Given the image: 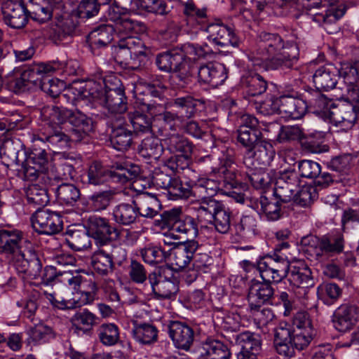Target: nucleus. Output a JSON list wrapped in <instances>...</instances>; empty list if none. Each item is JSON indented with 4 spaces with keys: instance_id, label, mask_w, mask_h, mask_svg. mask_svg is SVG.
Listing matches in <instances>:
<instances>
[{
    "instance_id": "nucleus-58",
    "label": "nucleus",
    "mask_w": 359,
    "mask_h": 359,
    "mask_svg": "<svg viewBox=\"0 0 359 359\" xmlns=\"http://www.w3.org/2000/svg\"><path fill=\"white\" fill-rule=\"evenodd\" d=\"M182 52L190 60L207 58L214 53L212 49L206 43H185L182 46Z\"/></svg>"
},
{
    "instance_id": "nucleus-1",
    "label": "nucleus",
    "mask_w": 359,
    "mask_h": 359,
    "mask_svg": "<svg viewBox=\"0 0 359 359\" xmlns=\"http://www.w3.org/2000/svg\"><path fill=\"white\" fill-rule=\"evenodd\" d=\"M43 121V137L53 145L67 146L69 142H80L93 130V121L79 111H72L54 105L41 109Z\"/></svg>"
},
{
    "instance_id": "nucleus-27",
    "label": "nucleus",
    "mask_w": 359,
    "mask_h": 359,
    "mask_svg": "<svg viewBox=\"0 0 359 359\" xmlns=\"http://www.w3.org/2000/svg\"><path fill=\"white\" fill-rule=\"evenodd\" d=\"M169 336L178 348L187 351L194 341L193 330L187 325L172 321L168 325Z\"/></svg>"
},
{
    "instance_id": "nucleus-5",
    "label": "nucleus",
    "mask_w": 359,
    "mask_h": 359,
    "mask_svg": "<svg viewBox=\"0 0 359 359\" xmlns=\"http://www.w3.org/2000/svg\"><path fill=\"white\" fill-rule=\"evenodd\" d=\"M60 276V282L68 285L76 291L73 292V297L70 299L57 296L55 292L51 293L44 291L43 293L44 297L54 307L59 309H73L89 304L93 301V293L97 290V285L94 282L90 281L88 283L90 291H79L77 290L81 286L85 287L86 283V281L83 280V278L79 273L76 272L74 274L71 271H63Z\"/></svg>"
},
{
    "instance_id": "nucleus-2",
    "label": "nucleus",
    "mask_w": 359,
    "mask_h": 359,
    "mask_svg": "<svg viewBox=\"0 0 359 359\" xmlns=\"http://www.w3.org/2000/svg\"><path fill=\"white\" fill-rule=\"evenodd\" d=\"M299 55L296 43L284 42L278 34L263 32L248 57L257 70L269 71L292 69L297 64Z\"/></svg>"
},
{
    "instance_id": "nucleus-51",
    "label": "nucleus",
    "mask_w": 359,
    "mask_h": 359,
    "mask_svg": "<svg viewBox=\"0 0 359 359\" xmlns=\"http://www.w3.org/2000/svg\"><path fill=\"white\" fill-rule=\"evenodd\" d=\"M140 255L144 262L153 265L166 261L168 257V251L161 246L150 245L141 249Z\"/></svg>"
},
{
    "instance_id": "nucleus-25",
    "label": "nucleus",
    "mask_w": 359,
    "mask_h": 359,
    "mask_svg": "<svg viewBox=\"0 0 359 359\" xmlns=\"http://www.w3.org/2000/svg\"><path fill=\"white\" fill-rule=\"evenodd\" d=\"M248 299L250 308H260L266 303H276L273 287L268 283H261L258 280L252 281Z\"/></svg>"
},
{
    "instance_id": "nucleus-10",
    "label": "nucleus",
    "mask_w": 359,
    "mask_h": 359,
    "mask_svg": "<svg viewBox=\"0 0 359 359\" xmlns=\"http://www.w3.org/2000/svg\"><path fill=\"white\" fill-rule=\"evenodd\" d=\"M302 243L306 251L317 259L329 254L339 253L344 249V236L339 232H331L321 238L314 236L304 237Z\"/></svg>"
},
{
    "instance_id": "nucleus-45",
    "label": "nucleus",
    "mask_w": 359,
    "mask_h": 359,
    "mask_svg": "<svg viewBox=\"0 0 359 359\" xmlns=\"http://www.w3.org/2000/svg\"><path fill=\"white\" fill-rule=\"evenodd\" d=\"M183 13L187 25L192 28H196L206 22L205 10L197 8L191 0L184 4Z\"/></svg>"
},
{
    "instance_id": "nucleus-49",
    "label": "nucleus",
    "mask_w": 359,
    "mask_h": 359,
    "mask_svg": "<svg viewBox=\"0 0 359 359\" xmlns=\"http://www.w3.org/2000/svg\"><path fill=\"white\" fill-rule=\"evenodd\" d=\"M163 151L161 140L156 137H149L144 139L140 146V154L148 158L158 159Z\"/></svg>"
},
{
    "instance_id": "nucleus-40",
    "label": "nucleus",
    "mask_w": 359,
    "mask_h": 359,
    "mask_svg": "<svg viewBox=\"0 0 359 359\" xmlns=\"http://www.w3.org/2000/svg\"><path fill=\"white\" fill-rule=\"evenodd\" d=\"M236 341L241 348L239 353L257 355L261 351V337L257 334L249 331L241 332L236 335Z\"/></svg>"
},
{
    "instance_id": "nucleus-56",
    "label": "nucleus",
    "mask_w": 359,
    "mask_h": 359,
    "mask_svg": "<svg viewBox=\"0 0 359 359\" xmlns=\"http://www.w3.org/2000/svg\"><path fill=\"white\" fill-rule=\"evenodd\" d=\"M236 233L243 238H250L257 233V221L252 215L243 216L235 226Z\"/></svg>"
},
{
    "instance_id": "nucleus-39",
    "label": "nucleus",
    "mask_w": 359,
    "mask_h": 359,
    "mask_svg": "<svg viewBox=\"0 0 359 359\" xmlns=\"http://www.w3.org/2000/svg\"><path fill=\"white\" fill-rule=\"evenodd\" d=\"M262 132L246 127L238 130L237 141L245 149V156L251 155L252 150L262 142Z\"/></svg>"
},
{
    "instance_id": "nucleus-52",
    "label": "nucleus",
    "mask_w": 359,
    "mask_h": 359,
    "mask_svg": "<svg viewBox=\"0 0 359 359\" xmlns=\"http://www.w3.org/2000/svg\"><path fill=\"white\" fill-rule=\"evenodd\" d=\"M56 194L58 201L71 206L74 205L81 197L79 188L69 183H63L58 186Z\"/></svg>"
},
{
    "instance_id": "nucleus-9",
    "label": "nucleus",
    "mask_w": 359,
    "mask_h": 359,
    "mask_svg": "<svg viewBox=\"0 0 359 359\" xmlns=\"http://www.w3.org/2000/svg\"><path fill=\"white\" fill-rule=\"evenodd\" d=\"M147 48L141 39L127 36L112 47L115 62L125 68H138L147 60Z\"/></svg>"
},
{
    "instance_id": "nucleus-19",
    "label": "nucleus",
    "mask_w": 359,
    "mask_h": 359,
    "mask_svg": "<svg viewBox=\"0 0 359 359\" xmlns=\"http://www.w3.org/2000/svg\"><path fill=\"white\" fill-rule=\"evenodd\" d=\"M208 40L218 47H237L239 40L233 30L221 22L210 24L205 28Z\"/></svg>"
},
{
    "instance_id": "nucleus-12",
    "label": "nucleus",
    "mask_w": 359,
    "mask_h": 359,
    "mask_svg": "<svg viewBox=\"0 0 359 359\" xmlns=\"http://www.w3.org/2000/svg\"><path fill=\"white\" fill-rule=\"evenodd\" d=\"M152 292L158 299L175 298L178 291V282L169 269L161 268L158 273L149 274Z\"/></svg>"
},
{
    "instance_id": "nucleus-64",
    "label": "nucleus",
    "mask_w": 359,
    "mask_h": 359,
    "mask_svg": "<svg viewBox=\"0 0 359 359\" xmlns=\"http://www.w3.org/2000/svg\"><path fill=\"white\" fill-rule=\"evenodd\" d=\"M113 192L109 190L96 192L89 198L92 209L94 211L105 210L113 198Z\"/></svg>"
},
{
    "instance_id": "nucleus-29",
    "label": "nucleus",
    "mask_w": 359,
    "mask_h": 359,
    "mask_svg": "<svg viewBox=\"0 0 359 359\" xmlns=\"http://www.w3.org/2000/svg\"><path fill=\"white\" fill-rule=\"evenodd\" d=\"M290 333L285 323H281L274 329V347L283 359H290L295 354L296 348L290 339Z\"/></svg>"
},
{
    "instance_id": "nucleus-21",
    "label": "nucleus",
    "mask_w": 359,
    "mask_h": 359,
    "mask_svg": "<svg viewBox=\"0 0 359 359\" xmlns=\"http://www.w3.org/2000/svg\"><path fill=\"white\" fill-rule=\"evenodd\" d=\"M31 12L19 2H7L2 11L4 23L13 29H22L28 22Z\"/></svg>"
},
{
    "instance_id": "nucleus-18",
    "label": "nucleus",
    "mask_w": 359,
    "mask_h": 359,
    "mask_svg": "<svg viewBox=\"0 0 359 359\" xmlns=\"http://www.w3.org/2000/svg\"><path fill=\"white\" fill-rule=\"evenodd\" d=\"M164 217L173 231L190 237H195L198 234V224L195 219L182 214L180 210L172 209L168 211Z\"/></svg>"
},
{
    "instance_id": "nucleus-37",
    "label": "nucleus",
    "mask_w": 359,
    "mask_h": 359,
    "mask_svg": "<svg viewBox=\"0 0 359 359\" xmlns=\"http://www.w3.org/2000/svg\"><path fill=\"white\" fill-rule=\"evenodd\" d=\"M165 149L172 154H183L190 156L193 151V145L184 135L179 133L169 134L163 139Z\"/></svg>"
},
{
    "instance_id": "nucleus-28",
    "label": "nucleus",
    "mask_w": 359,
    "mask_h": 359,
    "mask_svg": "<svg viewBox=\"0 0 359 359\" xmlns=\"http://www.w3.org/2000/svg\"><path fill=\"white\" fill-rule=\"evenodd\" d=\"M287 276L290 284L297 287L308 288L315 284L311 269L303 262L290 266Z\"/></svg>"
},
{
    "instance_id": "nucleus-35",
    "label": "nucleus",
    "mask_w": 359,
    "mask_h": 359,
    "mask_svg": "<svg viewBox=\"0 0 359 359\" xmlns=\"http://www.w3.org/2000/svg\"><path fill=\"white\" fill-rule=\"evenodd\" d=\"M251 155L245 157V163L247 166L254 164L253 159L258 165L267 166L270 165L275 157V150L270 142L262 141L255 150H252Z\"/></svg>"
},
{
    "instance_id": "nucleus-62",
    "label": "nucleus",
    "mask_w": 359,
    "mask_h": 359,
    "mask_svg": "<svg viewBox=\"0 0 359 359\" xmlns=\"http://www.w3.org/2000/svg\"><path fill=\"white\" fill-rule=\"evenodd\" d=\"M98 337L104 345H115L119 340L118 328L112 323L103 324L99 329Z\"/></svg>"
},
{
    "instance_id": "nucleus-8",
    "label": "nucleus",
    "mask_w": 359,
    "mask_h": 359,
    "mask_svg": "<svg viewBox=\"0 0 359 359\" xmlns=\"http://www.w3.org/2000/svg\"><path fill=\"white\" fill-rule=\"evenodd\" d=\"M138 165L128 162H116L108 170L100 162L94 161L87 171V182L97 186L104 184L108 177L113 181L124 184L135 178L140 173Z\"/></svg>"
},
{
    "instance_id": "nucleus-53",
    "label": "nucleus",
    "mask_w": 359,
    "mask_h": 359,
    "mask_svg": "<svg viewBox=\"0 0 359 359\" xmlns=\"http://www.w3.org/2000/svg\"><path fill=\"white\" fill-rule=\"evenodd\" d=\"M203 102L191 96L180 97L175 99L173 106L179 108L178 113L182 117L190 118L195 114L196 108Z\"/></svg>"
},
{
    "instance_id": "nucleus-50",
    "label": "nucleus",
    "mask_w": 359,
    "mask_h": 359,
    "mask_svg": "<svg viewBox=\"0 0 359 359\" xmlns=\"http://www.w3.org/2000/svg\"><path fill=\"white\" fill-rule=\"evenodd\" d=\"M65 242L75 251H81L90 246L89 236L81 230H69L66 234Z\"/></svg>"
},
{
    "instance_id": "nucleus-42",
    "label": "nucleus",
    "mask_w": 359,
    "mask_h": 359,
    "mask_svg": "<svg viewBox=\"0 0 359 359\" xmlns=\"http://www.w3.org/2000/svg\"><path fill=\"white\" fill-rule=\"evenodd\" d=\"M133 133L118 122L114 124L110 136V143L116 150L123 151L129 148L132 142Z\"/></svg>"
},
{
    "instance_id": "nucleus-3",
    "label": "nucleus",
    "mask_w": 359,
    "mask_h": 359,
    "mask_svg": "<svg viewBox=\"0 0 359 359\" xmlns=\"http://www.w3.org/2000/svg\"><path fill=\"white\" fill-rule=\"evenodd\" d=\"M0 252L17 253L13 259V266L18 273L37 276L40 273L41 262L32 244L23 238L22 233L17 229H0Z\"/></svg>"
},
{
    "instance_id": "nucleus-60",
    "label": "nucleus",
    "mask_w": 359,
    "mask_h": 359,
    "mask_svg": "<svg viewBox=\"0 0 359 359\" xmlns=\"http://www.w3.org/2000/svg\"><path fill=\"white\" fill-rule=\"evenodd\" d=\"M257 263L262 264V267L276 269L278 272L280 271L287 273L290 267L287 259L276 253L266 255L259 259Z\"/></svg>"
},
{
    "instance_id": "nucleus-4",
    "label": "nucleus",
    "mask_w": 359,
    "mask_h": 359,
    "mask_svg": "<svg viewBox=\"0 0 359 359\" xmlns=\"http://www.w3.org/2000/svg\"><path fill=\"white\" fill-rule=\"evenodd\" d=\"M233 152L226 150L219 157L220 166L213 168L212 172L222 177V180L210 178H199L189 184V197L194 195L201 198H212L218 192L224 194L226 189L234 188L236 186L235 169L232 168L234 163Z\"/></svg>"
},
{
    "instance_id": "nucleus-34",
    "label": "nucleus",
    "mask_w": 359,
    "mask_h": 359,
    "mask_svg": "<svg viewBox=\"0 0 359 359\" xmlns=\"http://www.w3.org/2000/svg\"><path fill=\"white\" fill-rule=\"evenodd\" d=\"M139 217L152 218L158 214L160 202L154 195L142 193L133 201Z\"/></svg>"
},
{
    "instance_id": "nucleus-15",
    "label": "nucleus",
    "mask_w": 359,
    "mask_h": 359,
    "mask_svg": "<svg viewBox=\"0 0 359 359\" xmlns=\"http://www.w3.org/2000/svg\"><path fill=\"white\" fill-rule=\"evenodd\" d=\"M31 222L34 229L41 234L57 233L63 226L60 215L48 209L39 208L32 215Z\"/></svg>"
},
{
    "instance_id": "nucleus-36",
    "label": "nucleus",
    "mask_w": 359,
    "mask_h": 359,
    "mask_svg": "<svg viewBox=\"0 0 359 359\" xmlns=\"http://www.w3.org/2000/svg\"><path fill=\"white\" fill-rule=\"evenodd\" d=\"M252 208L262 217L268 221H276L281 217V208L279 201L269 200L261 196L253 203Z\"/></svg>"
},
{
    "instance_id": "nucleus-61",
    "label": "nucleus",
    "mask_w": 359,
    "mask_h": 359,
    "mask_svg": "<svg viewBox=\"0 0 359 359\" xmlns=\"http://www.w3.org/2000/svg\"><path fill=\"white\" fill-rule=\"evenodd\" d=\"M61 12L59 15L55 16L56 22L53 28L55 34L59 39H62L70 35L74 30V25L72 19L67 18Z\"/></svg>"
},
{
    "instance_id": "nucleus-6",
    "label": "nucleus",
    "mask_w": 359,
    "mask_h": 359,
    "mask_svg": "<svg viewBox=\"0 0 359 359\" xmlns=\"http://www.w3.org/2000/svg\"><path fill=\"white\" fill-rule=\"evenodd\" d=\"M79 96L95 106H103L111 114L121 115L128 109L125 90L104 91L102 90V85L93 79L88 80L81 88Z\"/></svg>"
},
{
    "instance_id": "nucleus-24",
    "label": "nucleus",
    "mask_w": 359,
    "mask_h": 359,
    "mask_svg": "<svg viewBox=\"0 0 359 359\" xmlns=\"http://www.w3.org/2000/svg\"><path fill=\"white\" fill-rule=\"evenodd\" d=\"M279 114L285 119H299L307 109V103L302 99L290 95H282L278 97Z\"/></svg>"
},
{
    "instance_id": "nucleus-22",
    "label": "nucleus",
    "mask_w": 359,
    "mask_h": 359,
    "mask_svg": "<svg viewBox=\"0 0 359 359\" xmlns=\"http://www.w3.org/2000/svg\"><path fill=\"white\" fill-rule=\"evenodd\" d=\"M344 13L345 8L341 4L337 7H331L323 12L310 9L306 15L313 21L323 27L327 33L333 34L337 29L334 27L336 22L344 16Z\"/></svg>"
},
{
    "instance_id": "nucleus-46",
    "label": "nucleus",
    "mask_w": 359,
    "mask_h": 359,
    "mask_svg": "<svg viewBox=\"0 0 359 359\" xmlns=\"http://www.w3.org/2000/svg\"><path fill=\"white\" fill-rule=\"evenodd\" d=\"M133 338L142 344H149L157 340L156 327L149 323L136 325L132 330Z\"/></svg>"
},
{
    "instance_id": "nucleus-33",
    "label": "nucleus",
    "mask_w": 359,
    "mask_h": 359,
    "mask_svg": "<svg viewBox=\"0 0 359 359\" xmlns=\"http://www.w3.org/2000/svg\"><path fill=\"white\" fill-rule=\"evenodd\" d=\"M243 92L248 96H258L266 92L268 82L257 73H247L242 76L240 81Z\"/></svg>"
},
{
    "instance_id": "nucleus-47",
    "label": "nucleus",
    "mask_w": 359,
    "mask_h": 359,
    "mask_svg": "<svg viewBox=\"0 0 359 359\" xmlns=\"http://www.w3.org/2000/svg\"><path fill=\"white\" fill-rule=\"evenodd\" d=\"M220 202L213 198H201L198 207H196L197 218L201 222L212 223Z\"/></svg>"
},
{
    "instance_id": "nucleus-16",
    "label": "nucleus",
    "mask_w": 359,
    "mask_h": 359,
    "mask_svg": "<svg viewBox=\"0 0 359 359\" xmlns=\"http://www.w3.org/2000/svg\"><path fill=\"white\" fill-rule=\"evenodd\" d=\"M199 248L198 243L193 239L175 245L168 251V259L175 270L186 268L191 262L194 253Z\"/></svg>"
},
{
    "instance_id": "nucleus-63",
    "label": "nucleus",
    "mask_w": 359,
    "mask_h": 359,
    "mask_svg": "<svg viewBox=\"0 0 359 359\" xmlns=\"http://www.w3.org/2000/svg\"><path fill=\"white\" fill-rule=\"evenodd\" d=\"M290 333V339L294 344V346L298 350H302L307 347L311 343L315 332H309L304 330H292L287 327Z\"/></svg>"
},
{
    "instance_id": "nucleus-48",
    "label": "nucleus",
    "mask_w": 359,
    "mask_h": 359,
    "mask_svg": "<svg viewBox=\"0 0 359 359\" xmlns=\"http://www.w3.org/2000/svg\"><path fill=\"white\" fill-rule=\"evenodd\" d=\"M114 32H116L112 25H102L89 34V39L92 44L105 46L113 40Z\"/></svg>"
},
{
    "instance_id": "nucleus-13",
    "label": "nucleus",
    "mask_w": 359,
    "mask_h": 359,
    "mask_svg": "<svg viewBox=\"0 0 359 359\" xmlns=\"http://www.w3.org/2000/svg\"><path fill=\"white\" fill-rule=\"evenodd\" d=\"M167 165L164 170H155L152 182L156 188L163 189L168 191L172 200L189 198V184H182L177 178L168 174Z\"/></svg>"
},
{
    "instance_id": "nucleus-7",
    "label": "nucleus",
    "mask_w": 359,
    "mask_h": 359,
    "mask_svg": "<svg viewBox=\"0 0 359 359\" xmlns=\"http://www.w3.org/2000/svg\"><path fill=\"white\" fill-rule=\"evenodd\" d=\"M64 68V64L59 61L38 63L24 70V78L29 83L39 87L52 97H57L65 87V83L56 78L48 77Z\"/></svg>"
},
{
    "instance_id": "nucleus-44",
    "label": "nucleus",
    "mask_w": 359,
    "mask_h": 359,
    "mask_svg": "<svg viewBox=\"0 0 359 359\" xmlns=\"http://www.w3.org/2000/svg\"><path fill=\"white\" fill-rule=\"evenodd\" d=\"M22 144L18 141L7 140L0 148V156L4 163L7 166L18 165L22 161L19 159V154Z\"/></svg>"
},
{
    "instance_id": "nucleus-54",
    "label": "nucleus",
    "mask_w": 359,
    "mask_h": 359,
    "mask_svg": "<svg viewBox=\"0 0 359 359\" xmlns=\"http://www.w3.org/2000/svg\"><path fill=\"white\" fill-rule=\"evenodd\" d=\"M98 317L86 309L76 312L72 318L73 325L84 331L92 330L98 323Z\"/></svg>"
},
{
    "instance_id": "nucleus-59",
    "label": "nucleus",
    "mask_w": 359,
    "mask_h": 359,
    "mask_svg": "<svg viewBox=\"0 0 359 359\" xmlns=\"http://www.w3.org/2000/svg\"><path fill=\"white\" fill-rule=\"evenodd\" d=\"M132 4L141 11L158 15H165L168 13V6L163 0H133Z\"/></svg>"
},
{
    "instance_id": "nucleus-17",
    "label": "nucleus",
    "mask_w": 359,
    "mask_h": 359,
    "mask_svg": "<svg viewBox=\"0 0 359 359\" xmlns=\"http://www.w3.org/2000/svg\"><path fill=\"white\" fill-rule=\"evenodd\" d=\"M359 321V303L344 304L333 313L332 323L339 332L351 330Z\"/></svg>"
},
{
    "instance_id": "nucleus-32",
    "label": "nucleus",
    "mask_w": 359,
    "mask_h": 359,
    "mask_svg": "<svg viewBox=\"0 0 359 359\" xmlns=\"http://www.w3.org/2000/svg\"><path fill=\"white\" fill-rule=\"evenodd\" d=\"M337 69L331 64L318 68L313 75V82L318 90H329L337 83Z\"/></svg>"
},
{
    "instance_id": "nucleus-43",
    "label": "nucleus",
    "mask_w": 359,
    "mask_h": 359,
    "mask_svg": "<svg viewBox=\"0 0 359 359\" xmlns=\"http://www.w3.org/2000/svg\"><path fill=\"white\" fill-rule=\"evenodd\" d=\"M115 32L119 35L120 39L127 36H135V34L142 33L146 27L144 23L133 20L127 15L119 21L116 26H114Z\"/></svg>"
},
{
    "instance_id": "nucleus-55",
    "label": "nucleus",
    "mask_w": 359,
    "mask_h": 359,
    "mask_svg": "<svg viewBox=\"0 0 359 359\" xmlns=\"http://www.w3.org/2000/svg\"><path fill=\"white\" fill-rule=\"evenodd\" d=\"M231 215L230 210L220 203L211 224L219 233H226L231 228Z\"/></svg>"
},
{
    "instance_id": "nucleus-11",
    "label": "nucleus",
    "mask_w": 359,
    "mask_h": 359,
    "mask_svg": "<svg viewBox=\"0 0 359 359\" xmlns=\"http://www.w3.org/2000/svg\"><path fill=\"white\" fill-rule=\"evenodd\" d=\"M126 258V252L120 245L108 243L98 246L91 257V264L95 271L101 275L111 272L114 262H121Z\"/></svg>"
},
{
    "instance_id": "nucleus-23",
    "label": "nucleus",
    "mask_w": 359,
    "mask_h": 359,
    "mask_svg": "<svg viewBox=\"0 0 359 359\" xmlns=\"http://www.w3.org/2000/svg\"><path fill=\"white\" fill-rule=\"evenodd\" d=\"M88 232L97 246L114 243L111 241L112 234L118 236L116 229L111 226L107 219L99 217H92L89 219Z\"/></svg>"
},
{
    "instance_id": "nucleus-26",
    "label": "nucleus",
    "mask_w": 359,
    "mask_h": 359,
    "mask_svg": "<svg viewBox=\"0 0 359 359\" xmlns=\"http://www.w3.org/2000/svg\"><path fill=\"white\" fill-rule=\"evenodd\" d=\"M198 77L200 83L217 87L226 79L227 71L225 66L221 63H208L199 67Z\"/></svg>"
},
{
    "instance_id": "nucleus-41",
    "label": "nucleus",
    "mask_w": 359,
    "mask_h": 359,
    "mask_svg": "<svg viewBox=\"0 0 359 359\" xmlns=\"http://www.w3.org/2000/svg\"><path fill=\"white\" fill-rule=\"evenodd\" d=\"M112 215L116 223L126 226L135 223L139 217L133 201L131 203H123L116 205Z\"/></svg>"
},
{
    "instance_id": "nucleus-14",
    "label": "nucleus",
    "mask_w": 359,
    "mask_h": 359,
    "mask_svg": "<svg viewBox=\"0 0 359 359\" xmlns=\"http://www.w3.org/2000/svg\"><path fill=\"white\" fill-rule=\"evenodd\" d=\"M341 100L344 102L334 106L329 111V116L334 125L346 130L353 126L357 119L359 103L353 100Z\"/></svg>"
},
{
    "instance_id": "nucleus-20",
    "label": "nucleus",
    "mask_w": 359,
    "mask_h": 359,
    "mask_svg": "<svg viewBox=\"0 0 359 359\" xmlns=\"http://www.w3.org/2000/svg\"><path fill=\"white\" fill-rule=\"evenodd\" d=\"M299 182L298 175L294 171H287L280 175L276 182L274 196L282 203L294 200L295 191Z\"/></svg>"
},
{
    "instance_id": "nucleus-38",
    "label": "nucleus",
    "mask_w": 359,
    "mask_h": 359,
    "mask_svg": "<svg viewBox=\"0 0 359 359\" xmlns=\"http://www.w3.org/2000/svg\"><path fill=\"white\" fill-rule=\"evenodd\" d=\"M127 116L133 128L134 133L140 134L151 132V118L142 110L140 105L133 110L128 111Z\"/></svg>"
},
{
    "instance_id": "nucleus-30",
    "label": "nucleus",
    "mask_w": 359,
    "mask_h": 359,
    "mask_svg": "<svg viewBox=\"0 0 359 359\" xmlns=\"http://www.w3.org/2000/svg\"><path fill=\"white\" fill-rule=\"evenodd\" d=\"M200 359H229L231 352L223 342L208 339L202 342L198 348Z\"/></svg>"
},
{
    "instance_id": "nucleus-57",
    "label": "nucleus",
    "mask_w": 359,
    "mask_h": 359,
    "mask_svg": "<svg viewBox=\"0 0 359 359\" xmlns=\"http://www.w3.org/2000/svg\"><path fill=\"white\" fill-rule=\"evenodd\" d=\"M25 196L28 204L35 206H44L49 201L47 191L37 184L29 185L25 189Z\"/></svg>"
},
{
    "instance_id": "nucleus-31",
    "label": "nucleus",
    "mask_w": 359,
    "mask_h": 359,
    "mask_svg": "<svg viewBox=\"0 0 359 359\" xmlns=\"http://www.w3.org/2000/svg\"><path fill=\"white\" fill-rule=\"evenodd\" d=\"M184 53L178 50L165 51L157 55L156 64L161 71L177 72L184 67Z\"/></svg>"
}]
</instances>
